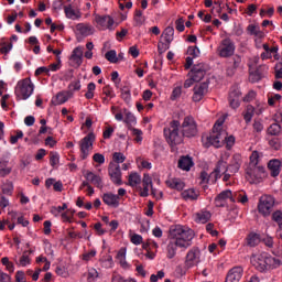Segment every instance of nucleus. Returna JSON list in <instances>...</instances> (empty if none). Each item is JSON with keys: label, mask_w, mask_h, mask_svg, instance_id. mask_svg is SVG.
I'll return each mask as SVG.
<instances>
[{"label": "nucleus", "mask_w": 282, "mask_h": 282, "mask_svg": "<svg viewBox=\"0 0 282 282\" xmlns=\"http://www.w3.org/2000/svg\"><path fill=\"white\" fill-rule=\"evenodd\" d=\"M195 237V231L182 225H173L170 228V239L178 242V248H189L191 241Z\"/></svg>", "instance_id": "1"}, {"label": "nucleus", "mask_w": 282, "mask_h": 282, "mask_svg": "<svg viewBox=\"0 0 282 282\" xmlns=\"http://www.w3.org/2000/svg\"><path fill=\"white\" fill-rule=\"evenodd\" d=\"M226 144V149L230 151L232 147H235V137L229 135L226 130H220L218 132H212L207 138L205 142L206 149H209V147H215V149H220V147H224Z\"/></svg>", "instance_id": "2"}, {"label": "nucleus", "mask_w": 282, "mask_h": 282, "mask_svg": "<svg viewBox=\"0 0 282 282\" xmlns=\"http://www.w3.org/2000/svg\"><path fill=\"white\" fill-rule=\"evenodd\" d=\"M163 133L170 147H177L184 142V134H182V130L180 131L178 120H172L169 127L164 128Z\"/></svg>", "instance_id": "3"}, {"label": "nucleus", "mask_w": 282, "mask_h": 282, "mask_svg": "<svg viewBox=\"0 0 282 282\" xmlns=\"http://www.w3.org/2000/svg\"><path fill=\"white\" fill-rule=\"evenodd\" d=\"M32 94H34V84L32 83V79L24 78L18 82L15 87V96L18 98H21V100H28Z\"/></svg>", "instance_id": "4"}, {"label": "nucleus", "mask_w": 282, "mask_h": 282, "mask_svg": "<svg viewBox=\"0 0 282 282\" xmlns=\"http://www.w3.org/2000/svg\"><path fill=\"white\" fill-rule=\"evenodd\" d=\"M274 258L268 256V253H261L251 258V263L258 270V272H265L268 268H271Z\"/></svg>", "instance_id": "5"}, {"label": "nucleus", "mask_w": 282, "mask_h": 282, "mask_svg": "<svg viewBox=\"0 0 282 282\" xmlns=\"http://www.w3.org/2000/svg\"><path fill=\"white\" fill-rule=\"evenodd\" d=\"M181 133L183 138H195V135H197V122H195L192 116L184 118L181 124Z\"/></svg>", "instance_id": "6"}, {"label": "nucleus", "mask_w": 282, "mask_h": 282, "mask_svg": "<svg viewBox=\"0 0 282 282\" xmlns=\"http://www.w3.org/2000/svg\"><path fill=\"white\" fill-rule=\"evenodd\" d=\"M94 142H96V134H94V132H89L80 140L79 149L82 160H87V158H89V153L91 149H94Z\"/></svg>", "instance_id": "7"}, {"label": "nucleus", "mask_w": 282, "mask_h": 282, "mask_svg": "<svg viewBox=\"0 0 282 282\" xmlns=\"http://www.w3.org/2000/svg\"><path fill=\"white\" fill-rule=\"evenodd\" d=\"M274 198L272 195H263L259 199L258 210L263 217L270 216L272 208H274Z\"/></svg>", "instance_id": "8"}, {"label": "nucleus", "mask_w": 282, "mask_h": 282, "mask_svg": "<svg viewBox=\"0 0 282 282\" xmlns=\"http://www.w3.org/2000/svg\"><path fill=\"white\" fill-rule=\"evenodd\" d=\"M210 70V66L206 63L195 64L188 73L189 78H194L196 83L204 80L206 73Z\"/></svg>", "instance_id": "9"}, {"label": "nucleus", "mask_w": 282, "mask_h": 282, "mask_svg": "<svg viewBox=\"0 0 282 282\" xmlns=\"http://www.w3.org/2000/svg\"><path fill=\"white\" fill-rule=\"evenodd\" d=\"M235 42L230 40L229 37L221 41L219 47H218V54L220 58H230V56H235Z\"/></svg>", "instance_id": "10"}, {"label": "nucleus", "mask_w": 282, "mask_h": 282, "mask_svg": "<svg viewBox=\"0 0 282 282\" xmlns=\"http://www.w3.org/2000/svg\"><path fill=\"white\" fill-rule=\"evenodd\" d=\"M108 173L113 184H116L117 186H122V172L120 171V165L116 163H110L108 167Z\"/></svg>", "instance_id": "11"}, {"label": "nucleus", "mask_w": 282, "mask_h": 282, "mask_svg": "<svg viewBox=\"0 0 282 282\" xmlns=\"http://www.w3.org/2000/svg\"><path fill=\"white\" fill-rule=\"evenodd\" d=\"M199 257H202V251H199V248L191 249L186 254V268H193L197 265V263H199Z\"/></svg>", "instance_id": "12"}, {"label": "nucleus", "mask_w": 282, "mask_h": 282, "mask_svg": "<svg viewBox=\"0 0 282 282\" xmlns=\"http://www.w3.org/2000/svg\"><path fill=\"white\" fill-rule=\"evenodd\" d=\"M241 100V90L237 87H232L229 91L228 102L231 109H239Z\"/></svg>", "instance_id": "13"}, {"label": "nucleus", "mask_w": 282, "mask_h": 282, "mask_svg": "<svg viewBox=\"0 0 282 282\" xmlns=\"http://www.w3.org/2000/svg\"><path fill=\"white\" fill-rule=\"evenodd\" d=\"M232 57L228 62L227 76H235L237 69L241 68V55H231Z\"/></svg>", "instance_id": "14"}, {"label": "nucleus", "mask_w": 282, "mask_h": 282, "mask_svg": "<svg viewBox=\"0 0 282 282\" xmlns=\"http://www.w3.org/2000/svg\"><path fill=\"white\" fill-rule=\"evenodd\" d=\"M141 182L143 187L139 185V195L140 197H149V188H153V178L149 174H144Z\"/></svg>", "instance_id": "15"}, {"label": "nucleus", "mask_w": 282, "mask_h": 282, "mask_svg": "<svg viewBox=\"0 0 282 282\" xmlns=\"http://www.w3.org/2000/svg\"><path fill=\"white\" fill-rule=\"evenodd\" d=\"M206 94H208V82L197 84L194 87L193 101L194 102H199Z\"/></svg>", "instance_id": "16"}, {"label": "nucleus", "mask_w": 282, "mask_h": 282, "mask_svg": "<svg viewBox=\"0 0 282 282\" xmlns=\"http://www.w3.org/2000/svg\"><path fill=\"white\" fill-rule=\"evenodd\" d=\"M241 276H243V268L234 267L228 271L225 282H239Z\"/></svg>", "instance_id": "17"}, {"label": "nucleus", "mask_w": 282, "mask_h": 282, "mask_svg": "<svg viewBox=\"0 0 282 282\" xmlns=\"http://www.w3.org/2000/svg\"><path fill=\"white\" fill-rule=\"evenodd\" d=\"M95 21L97 25L106 30H113V24L116 23L111 15H96Z\"/></svg>", "instance_id": "18"}, {"label": "nucleus", "mask_w": 282, "mask_h": 282, "mask_svg": "<svg viewBox=\"0 0 282 282\" xmlns=\"http://www.w3.org/2000/svg\"><path fill=\"white\" fill-rule=\"evenodd\" d=\"M102 202L106 206H110V208H118L120 206V196L113 193H105L102 195Z\"/></svg>", "instance_id": "19"}, {"label": "nucleus", "mask_w": 282, "mask_h": 282, "mask_svg": "<svg viewBox=\"0 0 282 282\" xmlns=\"http://www.w3.org/2000/svg\"><path fill=\"white\" fill-rule=\"evenodd\" d=\"M281 166L282 162L279 159H271L268 162V170L270 172L271 177H279V175H281Z\"/></svg>", "instance_id": "20"}, {"label": "nucleus", "mask_w": 282, "mask_h": 282, "mask_svg": "<svg viewBox=\"0 0 282 282\" xmlns=\"http://www.w3.org/2000/svg\"><path fill=\"white\" fill-rule=\"evenodd\" d=\"M74 96V91L67 90V91H59L55 96L54 99H52L53 105H65L69 98Z\"/></svg>", "instance_id": "21"}, {"label": "nucleus", "mask_w": 282, "mask_h": 282, "mask_svg": "<svg viewBox=\"0 0 282 282\" xmlns=\"http://www.w3.org/2000/svg\"><path fill=\"white\" fill-rule=\"evenodd\" d=\"M232 197V192L229 189L223 191L215 198V206L217 208H224L226 206V199H230Z\"/></svg>", "instance_id": "22"}, {"label": "nucleus", "mask_w": 282, "mask_h": 282, "mask_svg": "<svg viewBox=\"0 0 282 282\" xmlns=\"http://www.w3.org/2000/svg\"><path fill=\"white\" fill-rule=\"evenodd\" d=\"M241 169V155L234 154L229 165H227V173H238Z\"/></svg>", "instance_id": "23"}, {"label": "nucleus", "mask_w": 282, "mask_h": 282, "mask_svg": "<svg viewBox=\"0 0 282 282\" xmlns=\"http://www.w3.org/2000/svg\"><path fill=\"white\" fill-rule=\"evenodd\" d=\"M261 243V235L257 232H250L246 238V245L249 248H256V246H259Z\"/></svg>", "instance_id": "24"}, {"label": "nucleus", "mask_w": 282, "mask_h": 282, "mask_svg": "<svg viewBox=\"0 0 282 282\" xmlns=\"http://www.w3.org/2000/svg\"><path fill=\"white\" fill-rule=\"evenodd\" d=\"M210 217H213V214L206 209H203L195 214V221L196 224H207V221H210Z\"/></svg>", "instance_id": "25"}, {"label": "nucleus", "mask_w": 282, "mask_h": 282, "mask_svg": "<svg viewBox=\"0 0 282 282\" xmlns=\"http://www.w3.org/2000/svg\"><path fill=\"white\" fill-rule=\"evenodd\" d=\"M177 248H180V242L177 240H173V238H170L166 248L167 259H173L175 254H177Z\"/></svg>", "instance_id": "26"}, {"label": "nucleus", "mask_w": 282, "mask_h": 282, "mask_svg": "<svg viewBox=\"0 0 282 282\" xmlns=\"http://www.w3.org/2000/svg\"><path fill=\"white\" fill-rule=\"evenodd\" d=\"M84 177L87 180V182H91L94 186H97V188H102V178H100V176L96 175L94 172H86Z\"/></svg>", "instance_id": "27"}, {"label": "nucleus", "mask_w": 282, "mask_h": 282, "mask_svg": "<svg viewBox=\"0 0 282 282\" xmlns=\"http://www.w3.org/2000/svg\"><path fill=\"white\" fill-rule=\"evenodd\" d=\"M128 184L131 188H139L140 184H142V176L137 172H131L128 176Z\"/></svg>", "instance_id": "28"}, {"label": "nucleus", "mask_w": 282, "mask_h": 282, "mask_svg": "<svg viewBox=\"0 0 282 282\" xmlns=\"http://www.w3.org/2000/svg\"><path fill=\"white\" fill-rule=\"evenodd\" d=\"M193 158L191 156H182L178 160V169H181L182 171H191V169H193Z\"/></svg>", "instance_id": "29"}, {"label": "nucleus", "mask_w": 282, "mask_h": 282, "mask_svg": "<svg viewBox=\"0 0 282 282\" xmlns=\"http://www.w3.org/2000/svg\"><path fill=\"white\" fill-rule=\"evenodd\" d=\"M64 12L66 14V18L72 19L73 21H76L80 18V12L74 10L72 4L65 6L64 7Z\"/></svg>", "instance_id": "30"}, {"label": "nucleus", "mask_w": 282, "mask_h": 282, "mask_svg": "<svg viewBox=\"0 0 282 282\" xmlns=\"http://www.w3.org/2000/svg\"><path fill=\"white\" fill-rule=\"evenodd\" d=\"M247 32L251 36H257L258 39H263L264 36L263 32L261 31V28L257 24H249L247 26Z\"/></svg>", "instance_id": "31"}, {"label": "nucleus", "mask_w": 282, "mask_h": 282, "mask_svg": "<svg viewBox=\"0 0 282 282\" xmlns=\"http://www.w3.org/2000/svg\"><path fill=\"white\" fill-rule=\"evenodd\" d=\"M166 184L170 188H173L174 191H184V187L186 186V184H184L181 178H172L167 181Z\"/></svg>", "instance_id": "32"}, {"label": "nucleus", "mask_w": 282, "mask_h": 282, "mask_svg": "<svg viewBox=\"0 0 282 282\" xmlns=\"http://www.w3.org/2000/svg\"><path fill=\"white\" fill-rule=\"evenodd\" d=\"M123 115H124L123 122L128 124L129 129H131L133 124H137L138 121L135 119V116L131 111L123 109Z\"/></svg>", "instance_id": "33"}, {"label": "nucleus", "mask_w": 282, "mask_h": 282, "mask_svg": "<svg viewBox=\"0 0 282 282\" xmlns=\"http://www.w3.org/2000/svg\"><path fill=\"white\" fill-rule=\"evenodd\" d=\"M182 197L185 202H195L197 200V197H199V194H197L195 189H185L182 192Z\"/></svg>", "instance_id": "34"}, {"label": "nucleus", "mask_w": 282, "mask_h": 282, "mask_svg": "<svg viewBox=\"0 0 282 282\" xmlns=\"http://www.w3.org/2000/svg\"><path fill=\"white\" fill-rule=\"evenodd\" d=\"M279 46H273L272 51H264L263 53H261V58L262 61H268V58H272V54L273 57L275 58V61H279Z\"/></svg>", "instance_id": "35"}, {"label": "nucleus", "mask_w": 282, "mask_h": 282, "mask_svg": "<svg viewBox=\"0 0 282 282\" xmlns=\"http://www.w3.org/2000/svg\"><path fill=\"white\" fill-rule=\"evenodd\" d=\"M12 173V167L8 166L7 160H0V177H6Z\"/></svg>", "instance_id": "36"}, {"label": "nucleus", "mask_w": 282, "mask_h": 282, "mask_svg": "<svg viewBox=\"0 0 282 282\" xmlns=\"http://www.w3.org/2000/svg\"><path fill=\"white\" fill-rule=\"evenodd\" d=\"M76 30L79 32V34H82V36H89L93 34L91 26L88 24L79 23L76 25Z\"/></svg>", "instance_id": "37"}, {"label": "nucleus", "mask_w": 282, "mask_h": 282, "mask_svg": "<svg viewBox=\"0 0 282 282\" xmlns=\"http://www.w3.org/2000/svg\"><path fill=\"white\" fill-rule=\"evenodd\" d=\"M163 35H164V41L165 43H173V39L175 36V29L173 26H167L164 32H163Z\"/></svg>", "instance_id": "38"}, {"label": "nucleus", "mask_w": 282, "mask_h": 282, "mask_svg": "<svg viewBox=\"0 0 282 282\" xmlns=\"http://www.w3.org/2000/svg\"><path fill=\"white\" fill-rule=\"evenodd\" d=\"M252 129L254 135H261V132L263 131V129H265V127L263 126V121L261 119H254L252 123Z\"/></svg>", "instance_id": "39"}, {"label": "nucleus", "mask_w": 282, "mask_h": 282, "mask_svg": "<svg viewBox=\"0 0 282 282\" xmlns=\"http://www.w3.org/2000/svg\"><path fill=\"white\" fill-rule=\"evenodd\" d=\"M268 135H280L281 134V124L279 123H272L268 129H267Z\"/></svg>", "instance_id": "40"}, {"label": "nucleus", "mask_w": 282, "mask_h": 282, "mask_svg": "<svg viewBox=\"0 0 282 282\" xmlns=\"http://www.w3.org/2000/svg\"><path fill=\"white\" fill-rule=\"evenodd\" d=\"M58 162H61V155L58 152H50V164L53 169L58 166Z\"/></svg>", "instance_id": "41"}, {"label": "nucleus", "mask_w": 282, "mask_h": 282, "mask_svg": "<svg viewBox=\"0 0 282 282\" xmlns=\"http://www.w3.org/2000/svg\"><path fill=\"white\" fill-rule=\"evenodd\" d=\"M117 259H118L120 265H122L123 268H127V265H128L127 251L124 249L119 250V252L117 253Z\"/></svg>", "instance_id": "42"}, {"label": "nucleus", "mask_w": 282, "mask_h": 282, "mask_svg": "<svg viewBox=\"0 0 282 282\" xmlns=\"http://www.w3.org/2000/svg\"><path fill=\"white\" fill-rule=\"evenodd\" d=\"M269 145L271 147V149H274V151H280L282 143H281V139H279L278 137H273L269 140Z\"/></svg>", "instance_id": "43"}, {"label": "nucleus", "mask_w": 282, "mask_h": 282, "mask_svg": "<svg viewBox=\"0 0 282 282\" xmlns=\"http://www.w3.org/2000/svg\"><path fill=\"white\" fill-rule=\"evenodd\" d=\"M254 116V108L252 106L247 107V111L243 115V120L248 124L252 121V117Z\"/></svg>", "instance_id": "44"}, {"label": "nucleus", "mask_w": 282, "mask_h": 282, "mask_svg": "<svg viewBox=\"0 0 282 282\" xmlns=\"http://www.w3.org/2000/svg\"><path fill=\"white\" fill-rule=\"evenodd\" d=\"M272 221H274L278 227L282 230V212L281 210H275L272 214Z\"/></svg>", "instance_id": "45"}, {"label": "nucleus", "mask_w": 282, "mask_h": 282, "mask_svg": "<svg viewBox=\"0 0 282 282\" xmlns=\"http://www.w3.org/2000/svg\"><path fill=\"white\" fill-rule=\"evenodd\" d=\"M105 58L109 61V63H118V53L116 50H110L105 54Z\"/></svg>", "instance_id": "46"}, {"label": "nucleus", "mask_w": 282, "mask_h": 282, "mask_svg": "<svg viewBox=\"0 0 282 282\" xmlns=\"http://www.w3.org/2000/svg\"><path fill=\"white\" fill-rule=\"evenodd\" d=\"M121 98L127 105H129L131 102V90L127 87L121 88Z\"/></svg>", "instance_id": "47"}, {"label": "nucleus", "mask_w": 282, "mask_h": 282, "mask_svg": "<svg viewBox=\"0 0 282 282\" xmlns=\"http://www.w3.org/2000/svg\"><path fill=\"white\" fill-rule=\"evenodd\" d=\"M0 54H10V52L12 51V42H3L2 44H0Z\"/></svg>", "instance_id": "48"}, {"label": "nucleus", "mask_w": 282, "mask_h": 282, "mask_svg": "<svg viewBox=\"0 0 282 282\" xmlns=\"http://www.w3.org/2000/svg\"><path fill=\"white\" fill-rule=\"evenodd\" d=\"M263 173H265V170L262 166H258L250 172V175L251 177H256V180H259L262 177Z\"/></svg>", "instance_id": "49"}, {"label": "nucleus", "mask_w": 282, "mask_h": 282, "mask_svg": "<svg viewBox=\"0 0 282 282\" xmlns=\"http://www.w3.org/2000/svg\"><path fill=\"white\" fill-rule=\"evenodd\" d=\"M216 173H228V164L223 160L218 161V164L215 169Z\"/></svg>", "instance_id": "50"}, {"label": "nucleus", "mask_w": 282, "mask_h": 282, "mask_svg": "<svg viewBox=\"0 0 282 282\" xmlns=\"http://www.w3.org/2000/svg\"><path fill=\"white\" fill-rule=\"evenodd\" d=\"M112 160H113V162H116V164L120 165V164H122V162H124V160H127V156H124V154H122V152H115L112 154Z\"/></svg>", "instance_id": "51"}, {"label": "nucleus", "mask_w": 282, "mask_h": 282, "mask_svg": "<svg viewBox=\"0 0 282 282\" xmlns=\"http://www.w3.org/2000/svg\"><path fill=\"white\" fill-rule=\"evenodd\" d=\"M236 199L240 204H248V195L243 191H241L238 194H236Z\"/></svg>", "instance_id": "52"}, {"label": "nucleus", "mask_w": 282, "mask_h": 282, "mask_svg": "<svg viewBox=\"0 0 282 282\" xmlns=\"http://www.w3.org/2000/svg\"><path fill=\"white\" fill-rule=\"evenodd\" d=\"M181 96H182V86H176L171 94V100H177Z\"/></svg>", "instance_id": "53"}, {"label": "nucleus", "mask_w": 282, "mask_h": 282, "mask_svg": "<svg viewBox=\"0 0 282 282\" xmlns=\"http://www.w3.org/2000/svg\"><path fill=\"white\" fill-rule=\"evenodd\" d=\"M188 56H192V58H197L199 56V47L197 46H189L187 48Z\"/></svg>", "instance_id": "54"}, {"label": "nucleus", "mask_w": 282, "mask_h": 282, "mask_svg": "<svg viewBox=\"0 0 282 282\" xmlns=\"http://www.w3.org/2000/svg\"><path fill=\"white\" fill-rule=\"evenodd\" d=\"M13 191H14V185L12 183H7L2 187V193L4 195H12Z\"/></svg>", "instance_id": "55"}, {"label": "nucleus", "mask_w": 282, "mask_h": 282, "mask_svg": "<svg viewBox=\"0 0 282 282\" xmlns=\"http://www.w3.org/2000/svg\"><path fill=\"white\" fill-rule=\"evenodd\" d=\"M102 94L107 97V98H116V94H113V89L111 88V86H105L102 88Z\"/></svg>", "instance_id": "56"}, {"label": "nucleus", "mask_w": 282, "mask_h": 282, "mask_svg": "<svg viewBox=\"0 0 282 282\" xmlns=\"http://www.w3.org/2000/svg\"><path fill=\"white\" fill-rule=\"evenodd\" d=\"M43 74L44 76H50V68L45 66H41L35 69V76H41Z\"/></svg>", "instance_id": "57"}, {"label": "nucleus", "mask_w": 282, "mask_h": 282, "mask_svg": "<svg viewBox=\"0 0 282 282\" xmlns=\"http://www.w3.org/2000/svg\"><path fill=\"white\" fill-rule=\"evenodd\" d=\"M171 47V44H169L167 42H159L158 44V52L159 54H164V52H166V50H169Z\"/></svg>", "instance_id": "58"}, {"label": "nucleus", "mask_w": 282, "mask_h": 282, "mask_svg": "<svg viewBox=\"0 0 282 282\" xmlns=\"http://www.w3.org/2000/svg\"><path fill=\"white\" fill-rule=\"evenodd\" d=\"M131 243H133L134 246H140L143 241L142 236L134 234L131 236L130 238Z\"/></svg>", "instance_id": "59"}, {"label": "nucleus", "mask_w": 282, "mask_h": 282, "mask_svg": "<svg viewBox=\"0 0 282 282\" xmlns=\"http://www.w3.org/2000/svg\"><path fill=\"white\" fill-rule=\"evenodd\" d=\"M132 135H134V140L135 142H142V130L138 129V128H132Z\"/></svg>", "instance_id": "60"}, {"label": "nucleus", "mask_w": 282, "mask_h": 282, "mask_svg": "<svg viewBox=\"0 0 282 282\" xmlns=\"http://www.w3.org/2000/svg\"><path fill=\"white\" fill-rule=\"evenodd\" d=\"M15 133H17L15 135H11V138H10L11 144H17V142H19V140H21V138H23V131L18 130Z\"/></svg>", "instance_id": "61"}, {"label": "nucleus", "mask_w": 282, "mask_h": 282, "mask_svg": "<svg viewBox=\"0 0 282 282\" xmlns=\"http://www.w3.org/2000/svg\"><path fill=\"white\" fill-rule=\"evenodd\" d=\"M175 25L177 32H184V30H186V26H184V18H178L175 21Z\"/></svg>", "instance_id": "62"}, {"label": "nucleus", "mask_w": 282, "mask_h": 282, "mask_svg": "<svg viewBox=\"0 0 282 282\" xmlns=\"http://www.w3.org/2000/svg\"><path fill=\"white\" fill-rule=\"evenodd\" d=\"M29 263H30V256H28V253L24 252L20 258V265H22V268H25V265H29Z\"/></svg>", "instance_id": "63"}, {"label": "nucleus", "mask_w": 282, "mask_h": 282, "mask_svg": "<svg viewBox=\"0 0 282 282\" xmlns=\"http://www.w3.org/2000/svg\"><path fill=\"white\" fill-rule=\"evenodd\" d=\"M275 69V78L281 79L282 78V63H278L274 67Z\"/></svg>", "instance_id": "64"}]
</instances>
